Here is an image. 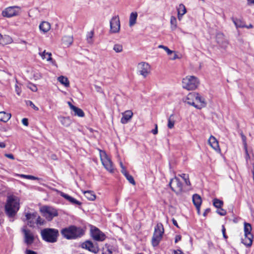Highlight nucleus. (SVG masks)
<instances>
[{
    "label": "nucleus",
    "instance_id": "obj_1",
    "mask_svg": "<svg viewBox=\"0 0 254 254\" xmlns=\"http://www.w3.org/2000/svg\"><path fill=\"white\" fill-rule=\"evenodd\" d=\"M19 209V198L13 195L8 196L5 205L6 215L12 218L16 215Z\"/></svg>",
    "mask_w": 254,
    "mask_h": 254
},
{
    "label": "nucleus",
    "instance_id": "obj_2",
    "mask_svg": "<svg viewBox=\"0 0 254 254\" xmlns=\"http://www.w3.org/2000/svg\"><path fill=\"white\" fill-rule=\"evenodd\" d=\"M185 102L198 109L204 107L206 105L205 99L196 92L189 93L186 97Z\"/></svg>",
    "mask_w": 254,
    "mask_h": 254
},
{
    "label": "nucleus",
    "instance_id": "obj_3",
    "mask_svg": "<svg viewBox=\"0 0 254 254\" xmlns=\"http://www.w3.org/2000/svg\"><path fill=\"white\" fill-rule=\"evenodd\" d=\"M61 233L67 239H71L80 237L83 234V231L79 227L70 226L63 229Z\"/></svg>",
    "mask_w": 254,
    "mask_h": 254
},
{
    "label": "nucleus",
    "instance_id": "obj_4",
    "mask_svg": "<svg viewBox=\"0 0 254 254\" xmlns=\"http://www.w3.org/2000/svg\"><path fill=\"white\" fill-rule=\"evenodd\" d=\"M41 236L44 240L49 243H55L57 241L58 230L55 229L46 228L42 230Z\"/></svg>",
    "mask_w": 254,
    "mask_h": 254
},
{
    "label": "nucleus",
    "instance_id": "obj_5",
    "mask_svg": "<svg viewBox=\"0 0 254 254\" xmlns=\"http://www.w3.org/2000/svg\"><path fill=\"white\" fill-rule=\"evenodd\" d=\"M199 84L198 78L194 76H187L182 80V86L188 90L195 89Z\"/></svg>",
    "mask_w": 254,
    "mask_h": 254
},
{
    "label": "nucleus",
    "instance_id": "obj_6",
    "mask_svg": "<svg viewBox=\"0 0 254 254\" xmlns=\"http://www.w3.org/2000/svg\"><path fill=\"white\" fill-rule=\"evenodd\" d=\"M251 225L248 223H244V238H242V243L247 247H250L253 243V235L251 233Z\"/></svg>",
    "mask_w": 254,
    "mask_h": 254
},
{
    "label": "nucleus",
    "instance_id": "obj_7",
    "mask_svg": "<svg viewBox=\"0 0 254 254\" xmlns=\"http://www.w3.org/2000/svg\"><path fill=\"white\" fill-rule=\"evenodd\" d=\"M21 232L23 234L24 243L27 246L31 245L35 241L36 235L26 226L22 228Z\"/></svg>",
    "mask_w": 254,
    "mask_h": 254
},
{
    "label": "nucleus",
    "instance_id": "obj_8",
    "mask_svg": "<svg viewBox=\"0 0 254 254\" xmlns=\"http://www.w3.org/2000/svg\"><path fill=\"white\" fill-rule=\"evenodd\" d=\"M100 157L104 168L110 173H114L115 167L110 158L107 155L106 153L104 151L100 150Z\"/></svg>",
    "mask_w": 254,
    "mask_h": 254
},
{
    "label": "nucleus",
    "instance_id": "obj_9",
    "mask_svg": "<svg viewBox=\"0 0 254 254\" xmlns=\"http://www.w3.org/2000/svg\"><path fill=\"white\" fill-rule=\"evenodd\" d=\"M164 228L162 224H158L155 227L154 232L152 238V244L153 247L157 246L162 238Z\"/></svg>",
    "mask_w": 254,
    "mask_h": 254
},
{
    "label": "nucleus",
    "instance_id": "obj_10",
    "mask_svg": "<svg viewBox=\"0 0 254 254\" xmlns=\"http://www.w3.org/2000/svg\"><path fill=\"white\" fill-rule=\"evenodd\" d=\"M40 211L48 221H51L58 215L57 210L51 206H44L40 208Z\"/></svg>",
    "mask_w": 254,
    "mask_h": 254
},
{
    "label": "nucleus",
    "instance_id": "obj_11",
    "mask_svg": "<svg viewBox=\"0 0 254 254\" xmlns=\"http://www.w3.org/2000/svg\"><path fill=\"white\" fill-rule=\"evenodd\" d=\"M21 8L17 6H9L5 8L2 11L3 17L10 18L19 15Z\"/></svg>",
    "mask_w": 254,
    "mask_h": 254
},
{
    "label": "nucleus",
    "instance_id": "obj_12",
    "mask_svg": "<svg viewBox=\"0 0 254 254\" xmlns=\"http://www.w3.org/2000/svg\"><path fill=\"white\" fill-rule=\"evenodd\" d=\"M169 185L172 190L176 193H181L183 190V184L176 177L171 179Z\"/></svg>",
    "mask_w": 254,
    "mask_h": 254
},
{
    "label": "nucleus",
    "instance_id": "obj_13",
    "mask_svg": "<svg viewBox=\"0 0 254 254\" xmlns=\"http://www.w3.org/2000/svg\"><path fill=\"white\" fill-rule=\"evenodd\" d=\"M137 72L144 77H146L150 72L149 64L145 62H141L138 64L137 65Z\"/></svg>",
    "mask_w": 254,
    "mask_h": 254
},
{
    "label": "nucleus",
    "instance_id": "obj_14",
    "mask_svg": "<svg viewBox=\"0 0 254 254\" xmlns=\"http://www.w3.org/2000/svg\"><path fill=\"white\" fill-rule=\"evenodd\" d=\"M91 235L92 238L97 241H103L106 238L105 235L96 227L91 228Z\"/></svg>",
    "mask_w": 254,
    "mask_h": 254
},
{
    "label": "nucleus",
    "instance_id": "obj_15",
    "mask_svg": "<svg viewBox=\"0 0 254 254\" xmlns=\"http://www.w3.org/2000/svg\"><path fill=\"white\" fill-rule=\"evenodd\" d=\"M120 30V22L118 16L112 17L110 21V31L112 33H116Z\"/></svg>",
    "mask_w": 254,
    "mask_h": 254
},
{
    "label": "nucleus",
    "instance_id": "obj_16",
    "mask_svg": "<svg viewBox=\"0 0 254 254\" xmlns=\"http://www.w3.org/2000/svg\"><path fill=\"white\" fill-rule=\"evenodd\" d=\"M82 247L95 254H97L99 252V248L98 244L96 243L94 244L90 241H86L83 243L82 244Z\"/></svg>",
    "mask_w": 254,
    "mask_h": 254
},
{
    "label": "nucleus",
    "instance_id": "obj_17",
    "mask_svg": "<svg viewBox=\"0 0 254 254\" xmlns=\"http://www.w3.org/2000/svg\"><path fill=\"white\" fill-rule=\"evenodd\" d=\"M216 41L219 46L225 49L228 45V41L225 38V36L222 33H218L216 35Z\"/></svg>",
    "mask_w": 254,
    "mask_h": 254
},
{
    "label": "nucleus",
    "instance_id": "obj_18",
    "mask_svg": "<svg viewBox=\"0 0 254 254\" xmlns=\"http://www.w3.org/2000/svg\"><path fill=\"white\" fill-rule=\"evenodd\" d=\"M37 213H27L25 214L26 220L27 221V225L31 227H34L36 223Z\"/></svg>",
    "mask_w": 254,
    "mask_h": 254
},
{
    "label": "nucleus",
    "instance_id": "obj_19",
    "mask_svg": "<svg viewBox=\"0 0 254 254\" xmlns=\"http://www.w3.org/2000/svg\"><path fill=\"white\" fill-rule=\"evenodd\" d=\"M67 104L70 109L74 112V116L79 117H83L85 115L84 112L80 108L73 105L70 102H68Z\"/></svg>",
    "mask_w": 254,
    "mask_h": 254
},
{
    "label": "nucleus",
    "instance_id": "obj_20",
    "mask_svg": "<svg viewBox=\"0 0 254 254\" xmlns=\"http://www.w3.org/2000/svg\"><path fill=\"white\" fill-rule=\"evenodd\" d=\"M208 143L211 146V147L216 151L218 152H220L218 141L217 140L215 137L211 135L208 140Z\"/></svg>",
    "mask_w": 254,
    "mask_h": 254
},
{
    "label": "nucleus",
    "instance_id": "obj_21",
    "mask_svg": "<svg viewBox=\"0 0 254 254\" xmlns=\"http://www.w3.org/2000/svg\"><path fill=\"white\" fill-rule=\"evenodd\" d=\"M123 117L121 120V122L123 124H126L131 119L133 116V113L130 110H127L122 113Z\"/></svg>",
    "mask_w": 254,
    "mask_h": 254
},
{
    "label": "nucleus",
    "instance_id": "obj_22",
    "mask_svg": "<svg viewBox=\"0 0 254 254\" xmlns=\"http://www.w3.org/2000/svg\"><path fill=\"white\" fill-rule=\"evenodd\" d=\"M59 194H60L61 196H62V197L64 198L65 199H66L67 200H68V201H69L71 203L74 204H77V205H80L81 204V202H79V201L77 200L76 199H75L73 197L68 195V194H67L66 193H64V192H63L62 191H59Z\"/></svg>",
    "mask_w": 254,
    "mask_h": 254
},
{
    "label": "nucleus",
    "instance_id": "obj_23",
    "mask_svg": "<svg viewBox=\"0 0 254 254\" xmlns=\"http://www.w3.org/2000/svg\"><path fill=\"white\" fill-rule=\"evenodd\" d=\"M39 29L43 33H47L51 29V25L48 22L43 21L39 25Z\"/></svg>",
    "mask_w": 254,
    "mask_h": 254
},
{
    "label": "nucleus",
    "instance_id": "obj_24",
    "mask_svg": "<svg viewBox=\"0 0 254 254\" xmlns=\"http://www.w3.org/2000/svg\"><path fill=\"white\" fill-rule=\"evenodd\" d=\"M232 20L237 28H244L246 26V24L242 19L232 18Z\"/></svg>",
    "mask_w": 254,
    "mask_h": 254
},
{
    "label": "nucleus",
    "instance_id": "obj_25",
    "mask_svg": "<svg viewBox=\"0 0 254 254\" xmlns=\"http://www.w3.org/2000/svg\"><path fill=\"white\" fill-rule=\"evenodd\" d=\"M58 119L61 124L65 127L69 126L71 123V120L69 117L60 116L58 117Z\"/></svg>",
    "mask_w": 254,
    "mask_h": 254
},
{
    "label": "nucleus",
    "instance_id": "obj_26",
    "mask_svg": "<svg viewBox=\"0 0 254 254\" xmlns=\"http://www.w3.org/2000/svg\"><path fill=\"white\" fill-rule=\"evenodd\" d=\"M192 202L195 206L201 205L202 203L201 197L199 195L194 194L192 196Z\"/></svg>",
    "mask_w": 254,
    "mask_h": 254
},
{
    "label": "nucleus",
    "instance_id": "obj_27",
    "mask_svg": "<svg viewBox=\"0 0 254 254\" xmlns=\"http://www.w3.org/2000/svg\"><path fill=\"white\" fill-rule=\"evenodd\" d=\"M11 118V114L5 112H0V121L6 122Z\"/></svg>",
    "mask_w": 254,
    "mask_h": 254
},
{
    "label": "nucleus",
    "instance_id": "obj_28",
    "mask_svg": "<svg viewBox=\"0 0 254 254\" xmlns=\"http://www.w3.org/2000/svg\"><path fill=\"white\" fill-rule=\"evenodd\" d=\"M58 80L65 87H69V81L67 77L61 75L58 78Z\"/></svg>",
    "mask_w": 254,
    "mask_h": 254
},
{
    "label": "nucleus",
    "instance_id": "obj_29",
    "mask_svg": "<svg viewBox=\"0 0 254 254\" xmlns=\"http://www.w3.org/2000/svg\"><path fill=\"white\" fill-rule=\"evenodd\" d=\"M137 17V13L136 12L131 13L129 16V25L130 27L134 25L136 23V20Z\"/></svg>",
    "mask_w": 254,
    "mask_h": 254
},
{
    "label": "nucleus",
    "instance_id": "obj_30",
    "mask_svg": "<svg viewBox=\"0 0 254 254\" xmlns=\"http://www.w3.org/2000/svg\"><path fill=\"white\" fill-rule=\"evenodd\" d=\"M39 55L42 59H46L47 61H52V54L51 53L46 52L45 50L42 53H39Z\"/></svg>",
    "mask_w": 254,
    "mask_h": 254
},
{
    "label": "nucleus",
    "instance_id": "obj_31",
    "mask_svg": "<svg viewBox=\"0 0 254 254\" xmlns=\"http://www.w3.org/2000/svg\"><path fill=\"white\" fill-rule=\"evenodd\" d=\"M63 44L66 46H70L73 42V38L71 36H65L62 39Z\"/></svg>",
    "mask_w": 254,
    "mask_h": 254
},
{
    "label": "nucleus",
    "instance_id": "obj_32",
    "mask_svg": "<svg viewBox=\"0 0 254 254\" xmlns=\"http://www.w3.org/2000/svg\"><path fill=\"white\" fill-rule=\"evenodd\" d=\"M83 193L85 196L89 200H94L96 198V196L94 192L90 190L84 191Z\"/></svg>",
    "mask_w": 254,
    "mask_h": 254
},
{
    "label": "nucleus",
    "instance_id": "obj_33",
    "mask_svg": "<svg viewBox=\"0 0 254 254\" xmlns=\"http://www.w3.org/2000/svg\"><path fill=\"white\" fill-rule=\"evenodd\" d=\"M12 42V38L8 35L2 36V39L1 40L0 44L7 45L10 44Z\"/></svg>",
    "mask_w": 254,
    "mask_h": 254
},
{
    "label": "nucleus",
    "instance_id": "obj_34",
    "mask_svg": "<svg viewBox=\"0 0 254 254\" xmlns=\"http://www.w3.org/2000/svg\"><path fill=\"white\" fill-rule=\"evenodd\" d=\"M171 28L172 30H175L177 28V21L176 18L172 16L170 19Z\"/></svg>",
    "mask_w": 254,
    "mask_h": 254
},
{
    "label": "nucleus",
    "instance_id": "obj_35",
    "mask_svg": "<svg viewBox=\"0 0 254 254\" xmlns=\"http://www.w3.org/2000/svg\"><path fill=\"white\" fill-rule=\"evenodd\" d=\"M175 124V120L174 119V115H171L168 119V125L167 126L169 128H172Z\"/></svg>",
    "mask_w": 254,
    "mask_h": 254
},
{
    "label": "nucleus",
    "instance_id": "obj_36",
    "mask_svg": "<svg viewBox=\"0 0 254 254\" xmlns=\"http://www.w3.org/2000/svg\"><path fill=\"white\" fill-rule=\"evenodd\" d=\"M213 204L215 207L221 208L223 205V202L219 199L214 198L213 200Z\"/></svg>",
    "mask_w": 254,
    "mask_h": 254
},
{
    "label": "nucleus",
    "instance_id": "obj_37",
    "mask_svg": "<svg viewBox=\"0 0 254 254\" xmlns=\"http://www.w3.org/2000/svg\"><path fill=\"white\" fill-rule=\"evenodd\" d=\"M113 49L117 53H121L123 51V45L119 43L115 44Z\"/></svg>",
    "mask_w": 254,
    "mask_h": 254
},
{
    "label": "nucleus",
    "instance_id": "obj_38",
    "mask_svg": "<svg viewBox=\"0 0 254 254\" xmlns=\"http://www.w3.org/2000/svg\"><path fill=\"white\" fill-rule=\"evenodd\" d=\"M94 36V31H91L87 33L86 35V40L89 44H92L93 42V37Z\"/></svg>",
    "mask_w": 254,
    "mask_h": 254
},
{
    "label": "nucleus",
    "instance_id": "obj_39",
    "mask_svg": "<svg viewBox=\"0 0 254 254\" xmlns=\"http://www.w3.org/2000/svg\"><path fill=\"white\" fill-rule=\"evenodd\" d=\"M177 11L178 13H180L181 14L184 15L187 12V10L183 4H180L177 8Z\"/></svg>",
    "mask_w": 254,
    "mask_h": 254
},
{
    "label": "nucleus",
    "instance_id": "obj_40",
    "mask_svg": "<svg viewBox=\"0 0 254 254\" xmlns=\"http://www.w3.org/2000/svg\"><path fill=\"white\" fill-rule=\"evenodd\" d=\"M241 136L242 139V141H243V145H244V148H245V152L247 153V155L248 156H249V154L248 153V149H247V142H246V139H247L246 137V136L243 133H241Z\"/></svg>",
    "mask_w": 254,
    "mask_h": 254
},
{
    "label": "nucleus",
    "instance_id": "obj_41",
    "mask_svg": "<svg viewBox=\"0 0 254 254\" xmlns=\"http://www.w3.org/2000/svg\"><path fill=\"white\" fill-rule=\"evenodd\" d=\"M44 223V220L38 214H37L36 223L37 225H43Z\"/></svg>",
    "mask_w": 254,
    "mask_h": 254
},
{
    "label": "nucleus",
    "instance_id": "obj_42",
    "mask_svg": "<svg viewBox=\"0 0 254 254\" xmlns=\"http://www.w3.org/2000/svg\"><path fill=\"white\" fill-rule=\"evenodd\" d=\"M27 87L28 88L30 89L31 91L33 92H36L38 90L37 86L36 85L32 83H28Z\"/></svg>",
    "mask_w": 254,
    "mask_h": 254
},
{
    "label": "nucleus",
    "instance_id": "obj_43",
    "mask_svg": "<svg viewBox=\"0 0 254 254\" xmlns=\"http://www.w3.org/2000/svg\"><path fill=\"white\" fill-rule=\"evenodd\" d=\"M125 177L130 184H131L133 185H134L135 184V182L134 179L132 176H131L129 174H128L127 175H126Z\"/></svg>",
    "mask_w": 254,
    "mask_h": 254
},
{
    "label": "nucleus",
    "instance_id": "obj_44",
    "mask_svg": "<svg viewBox=\"0 0 254 254\" xmlns=\"http://www.w3.org/2000/svg\"><path fill=\"white\" fill-rule=\"evenodd\" d=\"M216 212L221 216H225L226 214V211L222 208H218Z\"/></svg>",
    "mask_w": 254,
    "mask_h": 254
},
{
    "label": "nucleus",
    "instance_id": "obj_45",
    "mask_svg": "<svg viewBox=\"0 0 254 254\" xmlns=\"http://www.w3.org/2000/svg\"><path fill=\"white\" fill-rule=\"evenodd\" d=\"M42 74L39 72H35L33 74V78L35 80H38L42 78Z\"/></svg>",
    "mask_w": 254,
    "mask_h": 254
},
{
    "label": "nucleus",
    "instance_id": "obj_46",
    "mask_svg": "<svg viewBox=\"0 0 254 254\" xmlns=\"http://www.w3.org/2000/svg\"><path fill=\"white\" fill-rule=\"evenodd\" d=\"M15 90L18 95H20L21 92V87L19 86L17 83L15 85Z\"/></svg>",
    "mask_w": 254,
    "mask_h": 254
},
{
    "label": "nucleus",
    "instance_id": "obj_47",
    "mask_svg": "<svg viewBox=\"0 0 254 254\" xmlns=\"http://www.w3.org/2000/svg\"><path fill=\"white\" fill-rule=\"evenodd\" d=\"M27 104L36 111H38L39 110V108L37 107H36L32 101H28L27 102Z\"/></svg>",
    "mask_w": 254,
    "mask_h": 254
},
{
    "label": "nucleus",
    "instance_id": "obj_48",
    "mask_svg": "<svg viewBox=\"0 0 254 254\" xmlns=\"http://www.w3.org/2000/svg\"><path fill=\"white\" fill-rule=\"evenodd\" d=\"M225 231H226L224 225H222V233H223V237L225 239H227V236L226 235Z\"/></svg>",
    "mask_w": 254,
    "mask_h": 254
},
{
    "label": "nucleus",
    "instance_id": "obj_49",
    "mask_svg": "<svg viewBox=\"0 0 254 254\" xmlns=\"http://www.w3.org/2000/svg\"><path fill=\"white\" fill-rule=\"evenodd\" d=\"M22 123L23 125L25 126H28V119H26V118H23L22 120Z\"/></svg>",
    "mask_w": 254,
    "mask_h": 254
},
{
    "label": "nucleus",
    "instance_id": "obj_50",
    "mask_svg": "<svg viewBox=\"0 0 254 254\" xmlns=\"http://www.w3.org/2000/svg\"><path fill=\"white\" fill-rule=\"evenodd\" d=\"M151 132H152V133L153 134H157V133H158V128H157V124L155 125V128L152 129Z\"/></svg>",
    "mask_w": 254,
    "mask_h": 254
},
{
    "label": "nucleus",
    "instance_id": "obj_51",
    "mask_svg": "<svg viewBox=\"0 0 254 254\" xmlns=\"http://www.w3.org/2000/svg\"><path fill=\"white\" fill-rule=\"evenodd\" d=\"M27 179L32 180H39V178L33 176L28 175V177H27Z\"/></svg>",
    "mask_w": 254,
    "mask_h": 254
},
{
    "label": "nucleus",
    "instance_id": "obj_52",
    "mask_svg": "<svg viewBox=\"0 0 254 254\" xmlns=\"http://www.w3.org/2000/svg\"><path fill=\"white\" fill-rule=\"evenodd\" d=\"M25 254H37L36 252L30 250H26L25 251Z\"/></svg>",
    "mask_w": 254,
    "mask_h": 254
},
{
    "label": "nucleus",
    "instance_id": "obj_53",
    "mask_svg": "<svg viewBox=\"0 0 254 254\" xmlns=\"http://www.w3.org/2000/svg\"><path fill=\"white\" fill-rule=\"evenodd\" d=\"M164 50L167 52V54L168 55H171L173 53H174V51L170 50L167 47L164 49Z\"/></svg>",
    "mask_w": 254,
    "mask_h": 254
},
{
    "label": "nucleus",
    "instance_id": "obj_54",
    "mask_svg": "<svg viewBox=\"0 0 254 254\" xmlns=\"http://www.w3.org/2000/svg\"><path fill=\"white\" fill-rule=\"evenodd\" d=\"M4 156L9 159H11L12 160L14 159V156L12 154H5Z\"/></svg>",
    "mask_w": 254,
    "mask_h": 254
},
{
    "label": "nucleus",
    "instance_id": "obj_55",
    "mask_svg": "<svg viewBox=\"0 0 254 254\" xmlns=\"http://www.w3.org/2000/svg\"><path fill=\"white\" fill-rule=\"evenodd\" d=\"M174 254H184V253L181 250H174Z\"/></svg>",
    "mask_w": 254,
    "mask_h": 254
},
{
    "label": "nucleus",
    "instance_id": "obj_56",
    "mask_svg": "<svg viewBox=\"0 0 254 254\" xmlns=\"http://www.w3.org/2000/svg\"><path fill=\"white\" fill-rule=\"evenodd\" d=\"M121 172L125 175V176L128 174L125 167H123V168H122Z\"/></svg>",
    "mask_w": 254,
    "mask_h": 254
},
{
    "label": "nucleus",
    "instance_id": "obj_57",
    "mask_svg": "<svg viewBox=\"0 0 254 254\" xmlns=\"http://www.w3.org/2000/svg\"><path fill=\"white\" fill-rule=\"evenodd\" d=\"M181 240V236L180 235H177L175 237V242L177 243L178 242Z\"/></svg>",
    "mask_w": 254,
    "mask_h": 254
},
{
    "label": "nucleus",
    "instance_id": "obj_58",
    "mask_svg": "<svg viewBox=\"0 0 254 254\" xmlns=\"http://www.w3.org/2000/svg\"><path fill=\"white\" fill-rule=\"evenodd\" d=\"M179 176H180L184 180H186V178L189 177L188 175L186 174H182L181 175H179Z\"/></svg>",
    "mask_w": 254,
    "mask_h": 254
},
{
    "label": "nucleus",
    "instance_id": "obj_59",
    "mask_svg": "<svg viewBox=\"0 0 254 254\" xmlns=\"http://www.w3.org/2000/svg\"><path fill=\"white\" fill-rule=\"evenodd\" d=\"M210 211V208H207L205 209V211L204 212L203 215L205 217L207 214Z\"/></svg>",
    "mask_w": 254,
    "mask_h": 254
},
{
    "label": "nucleus",
    "instance_id": "obj_60",
    "mask_svg": "<svg viewBox=\"0 0 254 254\" xmlns=\"http://www.w3.org/2000/svg\"><path fill=\"white\" fill-rule=\"evenodd\" d=\"M184 181L186 183V184L187 185V186H190V181L189 180V177H188L187 178H186V180H184Z\"/></svg>",
    "mask_w": 254,
    "mask_h": 254
},
{
    "label": "nucleus",
    "instance_id": "obj_61",
    "mask_svg": "<svg viewBox=\"0 0 254 254\" xmlns=\"http://www.w3.org/2000/svg\"><path fill=\"white\" fill-rule=\"evenodd\" d=\"M6 147V144L3 142H0V147L1 148H4Z\"/></svg>",
    "mask_w": 254,
    "mask_h": 254
},
{
    "label": "nucleus",
    "instance_id": "obj_62",
    "mask_svg": "<svg viewBox=\"0 0 254 254\" xmlns=\"http://www.w3.org/2000/svg\"><path fill=\"white\" fill-rule=\"evenodd\" d=\"M200 206L201 205H199L198 206H195V207L196 208V210H197V212L198 214H200Z\"/></svg>",
    "mask_w": 254,
    "mask_h": 254
},
{
    "label": "nucleus",
    "instance_id": "obj_63",
    "mask_svg": "<svg viewBox=\"0 0 254 254\" xmlns=\"http://www.w3.org/2000/svg\"><path fill=\"white\" fill-rule=\"evenodd\" d=\"M183 15V14H181L180 13H178V18L180 21L182 20Z\"/></svg>",
    "mask_w": 254,
    "mask_h": 254
},
{
    "label": "nucleus",
    "instance_id": "obj_64",
    "mask_svg": "<svg viewBox=\"0 0 254 254\" xmlns=\"http://www.w3.org/2000/svg\"><path fill=\"white\" fill-rule=\"evenodd\" d=\"M247 1L249 5L254 4V0H247Z\"/></svg>",
    "mask_w": 254,
    "mask_h": 254
}]
</instances>
